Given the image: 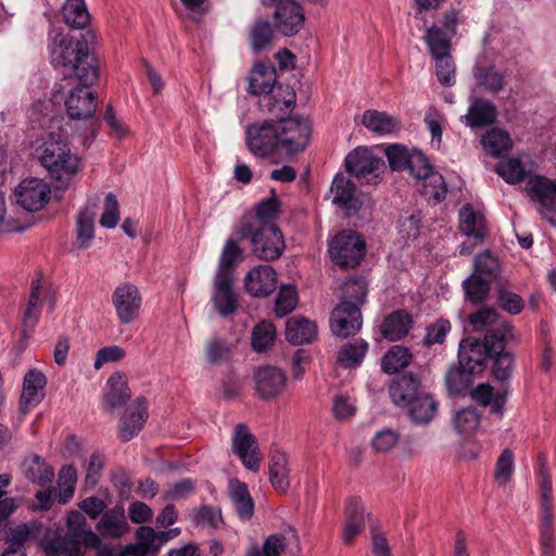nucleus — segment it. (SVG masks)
<instances>
[{"instance_id":"nucleus-62","label":"nucleus","mask_w":556,"mask_h":556,"mask_svg":"<svg viewBox=\"0 0 556 556\" xmlns=\"http://www.w3.org/2000/svg\"><path fill=\"white\" fill-rule=\"evenodd\" d=\"M367 283L363 279H350L343 286V300L363 305L367 296Z\"/></svg>"},{"instance_id":"nucleus-21","label":"nucleus","mask_w":556,"mask_h":556,"mask_svg":"<svg viewBox=\"0 0 556 556\" xmlns=\"http://www.w3.org/2000/svg\"><path fill=\"white\" fill-rule=\"evenodd\" d=\"M498 331L502 333L501 348L494 349V352H491L489 358L493 361V377L496 380L505 381L510 378L513 371V355L505 350L507 341L513 338V327L504 325L498 328Z\"/></svg>"},{"instance_id":"nucleus-12","label":"nucleus","mask_w":556,"mask_h":556,"mask_svg":"<svg viewBox=\"0 0 556 556\" xmlns=\"http://www.w3.org/2000/svg\"><path fill=\"white\" fill-rule=\"evenodd\" d=\"M382 159L374 155L367 148H357L345 157V170L366 184L378 182V169L383 166Z\"/></svg>"},{"instance_id":"nucleus-14","label":"nucleus","mask_w":556,"mask_h":556,"mask_svg":"<svg viewBox=\"0 0 556 556\" xmlns=\"http://www.w3.org/2000/svg\"><path fill=\"white\" fill-rule=\"evenodd\" d=\"M296 94L288 85H277L273 90L263 94L258 100L260 110L280 121L295 105Z\"/></svg>"},{"instance_id":"nucleus-43","label":"nucleus","mask_w":556,"mask_h":556,"mask_svg":"<svg viewBox=\"0 0 556 556\" xmlns=\"http://www.w3.org/2000/svg\"><path fill=\"white\" fill-rule=\"evenodd\" d=\"M368 344L363 339L345 343L338 352L337 362L344 368H354L363 362Z\"/></svg>"},{"instance_id":"nucleus-38","label":"nucleus","mask_w":556,"mask_h":556,"mask_svg":"<svg viewBox=\"0 0 556 556\" xmlns=\"http://www.w3.org/2000/svg\"><path fill=\"white\" fill-rule=\"evenodd\" d=\"M269 481L280 492H286L290 486L288 460L285 453L274 451L269 460Z\"/></svg>"},{"instance_id":"nucleus-19","label":"nucleus","mask_w":556,"mask_h":556,"mask_svg":"<svg viewBox=\"0 0 556 556\" xmlns=\"http://www.w3.org/2000/svg\"><path fill=\"white\" fill-rule=\"evenodd\" d=\"M526 190L532 200L540 204V212H556V181L543 176L528 179Z\"/></svg>"},{"instance_id":"nucleus-53","label":"nucleus","mask_w":556,"mask_h":556,"mask_svg":"<svg viewBox=\"0 0 556 556\" xmlns=\"http://www.w3.org/2000/svg\"><path fill=\"white\" fill-rule=\"evenodd\" d=\"M484 149L492 155L498 156L511 148V140L508 132L493 128L486 131L481 138Z\"/></svg>"},{"instance_id":"nucleus-22","label":"nucleus","mask_w":556,"mask_h":556,"mask_svg":"<svg viewBox=\"0 0 556 556\" xmlns=\"http://www.w3.org/2000/svg\"><path fill=\"white\" fill-rule=\"evenodd\" d=\"M47 384L46 376L37 370L27 371L24 377L23 393L20 400V409L22 414H27L30 408L39 404L45 397L43 389Z\"/></svg>"},{"instance_id":"nucleus-10","label":"nucleus","mask_w":556,"mask_h":556,"mask_svg":"<svg viewBox=\"0 0 556 556\" xmlns=\"http://www.w3.org/2000/svg\"><path fill=\"white\" fill-rule=\"evenodd\" d=\"M141 303L139 289L132 283H121L112 293V304L123 325L131 324L138 317Z\"/></svg>"},{"instance_id":"nucleus-20","label":"nucleus","mask_w":556,"mask_h":556,"mask_svg":"<svg viewBox=\"0 0 556 556\" xmlns=\"http://www.w3.org/2000/svg\"><path fill=\"white\" fill-rule=\"evenodd\" d=\"M254 379L256 391L264 400L276 397L286 387L285 372L274 366L261 367L255 372Z\"/></svg>"},{"instance_id":"nucleus-28","label":"nucleus","mask_w":556,"mask_h":556,"mask_svg":"<svg viewBox=\"0 0 556 556\" xmlns=\"http://www.w3.org/2000/svg\"><path fill=\"white\" fill-rule=\"evenodd\" d=\"M413 318L404 309H397L389 314L381 324V334L389 341L404 338L412 328Z\"/></svg>"},{"instance_id":"nucleus-18","label":"nucleus","mask_w":556,"mask_h":556,"mask_svg":"<svg viewBox=\"0 0 556 556\" xmlns=\"http://www.w3.org/2000/svg\"><path fill=\"white\" fill-rule=\"evenodd\" d=\"M244 286L252 296H268L276 290L277 273L269 265H258L247 274Z\"/></svg>"},{"instance_id":"nucleus-54","label":"nucleus","mask_w":556,"mask_h":556,"mask_svg":"<svg viewBox=\"0 0 556 556\" xmlns=\"http://www.w3.org/2000/svg\"><path fill=\"white\" fill-rule=\"evenodd\" d=\"M490 285L489 280L485 278H482L478 275L471 274L464 282L463 287L466 293V298L471 303H481L483 302L490 292Z\"/></svg>"},{"instance_id":"nucleus-64","label":"nucleus","mask_w":556,"mask_h":556,"mask_svg":"<svg viewBox=\"0 0 556 556\" xmlns=\"http://www.w3.org/2000/svg\"><path fill=\"white\" fill-rule=\"evenodd\" d=\"M400 441V434L395 430L386 428L378 431L372 440L371 447L376 453H388L391 451Z\"/></svg>"},{"instance_id":"nucleus-39","label":"nucleus","mask_w":556,"mask_h":556,"mask_svg":"<svg viewBox=\"0 0 556 556\" xmlns=\"http://www.w3.org/2000/svg\"><path fill=\"white\" fill-rule=\"evenodd\" d=\"M475 371L466 366H462L459 362L450 367L445 375V384L451 394L458 395L467 391L472 384Z\"/></svg>"},{"instance_id":"nucleus-59","label":"nucleus","mask_w":556,"mask_h":556,"mask_svg":"<svg viewBox=\"0 0 556 556\" xmlns=\"http://www.w3.org/2000/svg\"><path fill=\"white\" fill-rule=\"evenodd\" d=\"M298 295L292 286H282L276 298L275 313L278 317H285L296 306Z\"/></svg>"},{"instance_id":"nucleus-49","label":"nucleus","mask_w":556,"mask_h":556,"mask_svg":"<svg viewBox=\"0 0 556 556\" xmlns=\"http://www.w3.org/2000/svg\"><path fill=\"white\" fill-rule=\"evenodd\" d=\"M64 22L72 28L81 29L89 23V13L83 0H67L62 8Z\"/></svg>"},{"instance_id":"nucleus-47","label":"nucleus","mask_w":556,"mask_h":556,"mask_svg":"<svg viewBox=\"0 0 556 556\" xmlns=\"http://www.w3.org/2000/svg\"><path fill=\"white\" fill-rule=\"evenodd\" d=\"M231 500L241 519L248 520L253 516L254 503L247 484L236 480L230 482Z\"/></svg>"},{"instance_id":"nucleus-45","label":"nucleus","mask_w":556,"mask_h":556,"mask_svg":"<svg viewBox=\"0 0 556 556\" xmlns=\"http://www.w3.org/2000/svg\"><path fill=\"white\" fill-rule=\"evenodd\" d=\"M413 358L409 349L403 345H393L381 359V369L387 374H395L407 367Z\"/></svg>"},{"instance_id":"nucleus-9","label":"nucleus","mask_w":556,"mask_h":556,"mask_svg":"<svg viewBox=\"0 0 556 556\" xmlns=\"http://www.w3.org/2000/svg\"><path fill=\"white\" fill-rule=\"evenodd\" d=\"M232 451L240 458L243 466L254 472L261 467L262 454L254 434L244 424L235 427L232 435Z\"/></svg>"},{"instance_id":"nucleus-16","label":"nucleus","mask_w":556,"mask_h":556,"mask_svg":"<svg viewBox=\"0 0 556 556\" xmlns=\"http://www.w3.org/2000/svg\"><path fill=\"white\" fill-rule=\"evenodd\" d=\"M212 303L222 317H229L237 313L239 295L235 290V278L214 276Z\"/></svg>"},{"instance_id":"nucleus-25","label":"nucleus","mask_w":556,"mask_h":556,"mask_svg":"<svg viewBox=\"0 0 556 556\" xmlns=\"http://www.w3.org/2000/svg\"><path fill=\"white\" fill-rule=\"evenodd\" d=\"M331 193L333 194L332 203L351 212H357L361 202L355 197V185L352 180L342 174H337L332 180Z\"/></svg>"},{"instance_id":"nucleus-61","label":"nucleus","mask_w":556,"mask_h":556,"mask_svg":"<svg viewBox=\"0 0 556 556\" xmlns=\"http://www.w3.org/2000/svg\"><path fill=\"white\" fill-rule=\"evenodd\" d=\"M435 60V74L439 81L444 86L455 84V64L451 53L433 56Z\"/></svg>"},{"instance_id":"nucleus-46","label":"nucleus","mask_w":556,"mask_h":556,"mask_svg":"<svg viewBox=\"0 0 556 556\" xmlns=\"http://www.w3.org/2000/svg\"><path fill=\"white\" fill-rule=\"evenodd\" d=\"M473 76L479 86L491 93H498L505 87L504 74L494 66H476Z\"/></svg>"},{"instance_id":"nucleus-13","label":"nucleus","mask_w":556,"mask_h":556,"mask_svg":"<svg viewBox=\"0 0 556 556\" xmlns=\"http://www.w3.org/2000/svg\"><path fill=\"white\" fill-rule=\"evenodd\" d=\"M49 184L39 178L24 179L15 190L17 203L26 211H40L50 200Z\"/></svg>"},{"instance_id":"nucleus-56","label":"nucleus","mask_w":556,"mask_h":556,"mask_svg":"<svg viewBox=\"0 0 556 556\" xmlns=\"http://www.w3.org/2000/svg\"><path fill=\"white\" fill-rule=\"evenodd\" d=\"M77 482V471L74 466L65 465L61 468L58 478L60 486L59 502L66 504L73 497Z\"/></svg>"},{"instance_id":"nucleus-33","label":"nucleus","mask_w":556,"mask_h":556,"mask_svg":"<svg viewBox=\"0 0 556 556\" xmlns=\"http://www.w3.org/2000/svg\"><path fill=\"white\" fill-rule=\"evenodd\" d=\"M317 327L314 321L306 318H290L287 321L286 339L294 344L311 343L316 337Z\"/></svg>"},{"instance_id":"nucleus-57","label":"nucleus","mask_w":556,"mask_h":556,"mask_svg":"<svg viewBox=\"0 0 556 556\" xmlns=\"http://www.w3.org/2000/svg\"><path fill=\"white\" fill-rule=\"evenodd\" d=\"M495 170L508 184H518L527 176L523 164L520 160L515 157L500 162Z\"/></svg>"},{"instance_id":"nucleus-51","label":"nucleus","mask_w":556,"mask_h":556,"mask_svg":"<svg viewBox=\"0 0 556 556\" xmlns=\"http://www.w3.org/2000/svg\"><path fill=\"white\" fill-rule=\"evenodd\" d=\"M473 267L475 269L472 274L485 278L489 282L497 281L500 279V262L489 251L480 253L475 257Z\"/></svg>"},{"instance_id":"nucleus-44","label":"nucleus","mask_w":556,"mask_h":556,"mask_svg":"<svg viewBox=\"0 0 556 556\" xmlns=\"http://www.w3.org/2000/svg\"><path fill=\"white\" fill-rule=\"evenodd\" d=\"M83 541L66 533L64 536H56L46 545L49 556H81Z\"/></svg>"},{"instance_id":"nucleus-63","label":"nucleus","mask_w":556,"mask_h":556,"mask_svg":"<svg viewBox=\"0 0 556 556\" xmlns=\"http://www.w3.org/2000/svg\"><path fill=\"white\" fill-rule=\"evenodd\" d=\"M514 470V455L509 448H505L500 455L494 471L495 481L505 485L511 477Z\"/></svg>"},{"instance_id":"nucleus-30","label":"nucleus","mask_w":556,"mask_h":556,"mask_svg":"<svg viewBox=\"0 0 556 556\" xmlns=\"http://www.w3.org/2000/svg\"><path fill=\"white\" fill-rule=\"evenodd\" d=\"M242 261V248L233 238H229L223 247L215 277L235 278V269Z\"/></svg>"},{"instance_id":"nucleus-42","label":"nucleus","mask_w":556,"mask_h":556,"mask_svg":"<svg viewBox=\"0 0 556 556\" xmlns=\"http://www.w3.org/2000/svg\"><path fill=\"white\" fill-rule=\"evenodd\" d=\"M455 35L443 30L442 27L433 24L427 28L424 36L425 42L432 56L448 54L452 49V38Z\"/></svg>"},{"instance_id":"nucleus-4","label":"nucleus","mask_w":556,"mask_h":556,"mask_svg":"<svg viewBox=\"0 0 556 556\" xmlns=\"http://www.w3.org/2000/svg\"><path fill=\"white\" fill-rule=\"evenodd\" d=\"M236 235L248 240L252 254L262 261H276L286 249L283 235L278 225H264L244 231L242 227H236Z\"/></svg>"},{"instance_id":"nucleus-27","label":"nucleus","mask_w":556,"mask_h":556,"mask_svg":"<svg viewBox=\"0 0 556 556\" xmlns=\"http://www.w3.org/2000/svg\"><path fill=\"white\" fill-rule=\"evenodd\" d=\"M276 79L277 73L274 66L257 63L249 76V92L261 98L277 86Z\"/></svg>"},{"instance_id":"nucleus-32","label":"nucleus","mask_w":556,"mask_h":556,"mask_svg":"<svg viewBox=\"0 0 556 556\" xmlns=\"http://www.w3.org/2000/svg\"><path fill=\"white\" fill-rule=\"evenodd\" d=\"M108 387L109 390L104 394V404L108 408L122 407L129 401L131 394L124 375L113 374L108 380Z\"/></svg>"},{"instance_id":"nucleus-48","label":"nucleus","mask_w":556,"mask_h":556,"mask_svg":"<svg viewBox=\"0 0 556 556\" xmlns=\"http://www.w3.org/2000/svg\"><path fill=\"white\" fill-rule=\"evenodd\" d=\"M67 533L74 538L80 539L84 545H97L100 543V538L91 530L85 528L86 519L79 511H71L66 519Z\"/></svg>"},{"instance_id":"nucleus-6","label":"nucleus","mask_w":556,"mask_h":556,"mask_svg":"<svg viewBox=\"0 0 556 556\" xmlns=\"http://www.w3.org/2000/svg\"><path fill=\"white\" fill-rule=\"evenodd\" d=\"M501 338L502 333L495 328L485 333L483 342L475 338L462 340L458 348L459 364L476 374L483 371L485 359L490 357L491 352L501 348Z\"/></svg>"},{"instance_id":"nucleus-8","label":"nucleus","mask_w":556,"mask_h":556,"mask_svg":"<svg viewBox=\"0 0 556 556\" xmlns=\"http://www.w3.org/2000/svg\"><path fill=\"white\" fill-rule=\"evenodd\" d=\"M276 122L279 124V139L283 154L293 155L306 149L312 135V124L308 118L295 116Z\"/></svg>"},{"instance_id":"nucleus-15","label":"nucleus","mask_w":556,"mask_h":556,"mask_svg":"<svg viewBox=\"0 0 556 556\" xmlns=\"http://www.w3.org/2000/svg\"><path fill=\"white\" fill-rule=\"evenodd\" d=\"M281 202L275 191L270 198L261 200L253 213L244 214L236 227H242V231L264 225H277L276 220L280 215Z\"/></svg>"},{"instance_id":"nucleus-1","label":"nucleus","mask_w":556,"mask_h":556,"mask_svg":"<svg viewBox=\"0 0 556 556\" xmlns=\"http://www.w3.org/2000/svg\"><path fill=\"white\" fill-rule=\"evenodd\" d=\"M49 45L51 62L63 70L64 76H75L79 84H94L99 78L97 61L89 53L87 40L55 34Z\"/></svg>"},{"instance_id":"nucleus-23","label":"nucleus","mask_w":556,"mask_h":556,"mask_svg":"<svg viewBox=\"0 0 556 556\" xmlns=\"http://www.w3.org/2000/svg\"><path fill=\"white\" fill-rule=\"evenodd\" d=\"M421 392L420 379L413 372H405L399 376L389 388L392 402L402 407L407 406Z\"/></svg>"},{"instance_id":"nucleus-7","label":"nucleus","mask_w":556,"mask_h":556,"mask_svg":"<svg viewBox=\"0 0 556 556\" xmlns=\"http://www.w3.org/2000/svg\"><path fill=\"white\" fill-rule=\"evenodd\" d=\"M365 251V241L353 230L338 233L329 244L330 257L341 268H354L359 265Z\"/></svg>"},{"instance_id":"nucleus-35","label":"nucleus","mask_w":556,"mask_h":556,"mask_svg":"<svg viewBox=\"0 0 556 556\" xmlns=\"http://www.w3.org/2000/svg\"><path fill=\"white\" fill-rule=\"evenodd\" d=\"M363 125L378 135H390L400 129L397 118L376 110H367L363 114Z\"/></svg>"},{"instance_id":"nucleus-36","label":"nucleus","mask_w":556,"mask_h":556,"mask_svg":"<svg viewBox=\"0 0 556 556\" xmlns=\"http://www.w3.org/2000/svg\"><path fill=\"white\" fill-rule=\"evenodd\" d=\"M408 415L416 424H428L432 420L437 413L438 403L426 392H421L418 396L407 404Z\"/></svg>"},{"instance_id":"nucleus-5","label":"nucleus","mask_w":556,"mask_h":556,"mask_svg":"<svg viewBox=\"0 0 556 556\" xmlns=\"http://www.w3.org/2000/svg\"><path fill=\"white\" fill-rule=\"evenodd\" d=\"M245 144L255 156L268 159L283 154L279 124L274 119L256 122L245 128Z\"/></svg>"},{"instance_id":"nucleus-40","label":"nucleus","mask_w":556,"mask_h":556,"mask_svg":"<svg viewBox=\"0 0 556 556\" xmlns=\"http://www.w3.org/2000/svg\"><path fill=\"white\" fill-rule=\"evenodd\" d=\"M25 477L39 485L50 483L54 478L53 468L39 455H33L23 462Z\"/></svg>"},{"instance_id":"nucleus-60","label":"nucleus","mask_w":556,"mask_h":556,"mask_svg":"<svg viewBox=\"0 0 556 556\" xmlns=\"http://www.w3.org/2000/svg\"><path fill=\"white\" fill-rule=\"evenodd\" d=\"M389 165L392 170H404L407 168L412 151L403 144H390L384 150Z\"/></svg>"},{"instance_id":"nucleus-26","label":"nucleus","mask_w":556,"mask_h":556,"mask_svg":"<svg viewBox=\"0 0 556 556\" xmlns=\"http://www.w3.org/2000/svg\"><path fill=\"white\" fill-rule=\"evenodd\" d=\"M471 400L482 407L490 406L491 413L502 416L506 403V391H494L489 383H480L470 391Z\"/></svg>"},{"instance_id":"nucleus-29","label":"nucleus","mask_w":556,"mask_h":556,"mask_svg":"<svg viewBox=\"0 0 556 556\" xmlns=\"http://www.w3.org/2000/svg\"><path fill=\"white\" fill-rule=\"evenodd\" d=\"M129 529L125 511L122 507H114L106 510L100 518L97 530L102 536L121 538Z\"/></svg>"},{"instance_id":"nucleus-3","label":"nucleus","mask_w":556,"mask_h":556,"mask_svg":"<svg viewBox=\"0 0 556 556\" xmlns=\"http://www.w3.org/2000/svg\"><path fill=\"white\" fill-rule=\"evenodd\" d=\"M93 84H79L73 88L66 100L65 111L70 119L86 123L85 146H89L98 134L100 122L96 118L98 94L90 90Z\"/></svg>"},{"instance_id":"nucleus-58","label":"nucleus","mask_w":556,"mask_h":556,"mask_svg":"<svg viewBox=\"0 0 556 556\" xmlns=\"http://www.w3.org/2000/svg\"><path fill=\"white\" fill-rule=\"evenodd\" d=\"M406 169L417 179L427 180L432 174H435L427 156L418 150H412Z\"/></svg>"},{"instance_id":"nucleus-17","label":"nucleus","mask_w":556,"mask_h":556,"mask_svg":"<svg viewBox=\"0 0 556 556\" xmlns=\"http://www.w3.org/2000/svg\"><path fill=\"white\" fill-rule=\"evenodd\" d=\"M304 20L302 7L294 0H287L278 4L274 14L275 26L285 36L298 34Z\"/></svg>"},{"instance_id":"nucleus-50","label":"nucleus","mask_w":556,"mask_h":556,"mask_svg":"<svg viewBox=\"0 0 556 556\" xmlns=\"http://www.w3.org/2000/svg\"><path fill=\"white\" fill-rule=\"evenodd\" d=\"M481 421V415L473 406H468L457 410L453 418L455 430L459 434L469 435L473 433Z\"/></svg>"},{"instance_id":"nucleus-41","label":"nucleus","mask_w":556,"mask_h":556,"mask_svg":"<svg viewBox=\"0 0 556 556\" xmlns=\"http://www.w3.org/2000/svg\"><path fill=\"white\" fill-rule=\"evenodd\" d=\"M235 345L226 338L213 337L204 345L205 359L210 365H220L230 361Z\"/></svg>"},{"instance_id":"nucleus-31","label":"nucleus","mask_w":556,"mask_h":556,"mask_svg":"<svg viewBox=\"0 0 556 556\" xmlns=\"http://www.w3.org/2000/svg\"><path fill=\"white\" fill-rule=\"evenodd\" d=\"M148 417L147 401L144 397L137 399V412L130 413L123 418L118 425V435L122 441L127 442L139 433Z\"/></svg>"},{"instance_id":"nucleus-2","label":"nucleus","mask_w":556,"mask_h":556,"mask_svg":"<svg viewBox=\"0 0 556 556\" xmlns=\"http://www.w3.org/2000/svg\"><path fill=\"white\" fill-rule=\"evenodd\" d=\"M36 153L50 177L59 181L70 180L83 168L81 159L72 153L65 137L60 132H49Z\"/></svg>"},{"instance_id":"nucleus-37","label":"nucleus","mask_w":556,"mask_h":556,"mask_svg":"<svg viewBox=\"0 0 556 556\" xmlns=\"http://www.w3.org/2000/svg\"><path fill=\"white\" fill-rule=\"evenodd\" d=\"M97 204L88 202L84 210H81L77 217V244L81 249L89 247L94 236V217Z\"/></svg>"},{"instance_id":"nucleus-52","label":"nucleus","mask_w":556,"mask_h":556,"mask_svg":"<svg viewBox=\"0 0 556 556\" xmlns=\"http://www.w3.org/2000/svg\"><path fill=\"white\" fill-rule=\"evenodd\" d=\"M274 29L267 20H257L251 27L250 42L253 51L260 52L267 49L273 41Z\"/></svg>"},{"instance_id":"nucleus-34","label":"nucleus","mask_w":556,"mask_h":556,"mask_svg":"<svg viewBox=\"0 0 556 556\" xmlns=\"http://www.w3.org/2000/svg\"><path fill=\"white\" fill-rule=\"evenodd\" d=\"M459 229L464 235L482 241L486 233L485 219L470 204H466L459 211Z\"/></svg>"},{"instance_id":"nucleus-11","label":"nucleus","mask_w":556,"mask_h":556,"mask_svg":"<svg viewBox=\"0 0 556 556\" xmlns=\"http://www.w3.org/2000/svg\"><path fill=\"white\" fill-rule=\"evenodd\" d=\"M362 325L361 309L350 301H341L331 313L330 328L336 337L344 339L354 336L361 330Z\"/></svg>"},{"instance_id":"nucleus-24","label":"nucleus","mask_w":556,"mask_h":556,"mask_svg":"<svg viewBox=\"0 0 556 556\" xmlns=\"http://www.w3.org/2000/svg\"><path fill=\"white\" fill-rule=\"evenodd\" d=\"M497 117L496 106L489 100L475 98L464 116L465 123L472 129L492 125Z\"/></svg>"},{"instance_id":"nucleus-55","label":"nucleus","mask_w":556,"mask_h":556,"mask_svg":"<svg viewBox=\"0 0 556 556\" xmlns=\"http://www.w3.org/2000/svg\"><path fill=\"white\" fill-rule=\"evenodd\" d=\"M276 339V327L273 323L263 320L252 331V346L256 352H264L271 346Z\"/></svg>"}]
</instances>
